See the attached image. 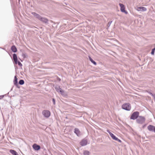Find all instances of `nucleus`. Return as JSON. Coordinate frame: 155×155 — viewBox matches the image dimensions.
I'll return each instance as SVG.
<instances>
[{"mask_svg": "<svg viewBox=\"0 0 155 155\" xmlns=\"http://www.w3.org/2000/svg\"><path fill=\"white\" fill-rule=\"evenodd\" d=\"M31 14L36 18L38 19L46 25H48L49 24V20L46 18L41 16L39 14L35 12H32Z\"/></svg>", "mask_w": 155, "mask_h": 155, "instance_id": "1", "label": "nucleus"}, {"mask_svg": "<svg viewBox=\"0 0 155 155\" xmlns=\"http://www.w3.org/2000/svg\"><path fill=\"white\" fill-rule=\"evenodd\" d=\"M12 60L14 61V63L15 64H18V65L20 67L22 66V64L19 61H18L17 56L16 54L15 53H14L13 54Z\"/></svg>", "mask_w": 155, "mask_h": 155, "instance_id": "2", "label": "nucleus"}, {"mask_svg": "<svg viewBox=\"0 0 155 155\" xmlns=\"http://www.w3.org/2000/svg\"><path fill=\"white\" fill-rule=\"evenodd\" d=\"M145 120L146 118L144 117L139 116L136 121L137 124H142L145 122Z\"/></svg>", "mask_w": 155, "mask_h": 155, "instance_id": "3", "label": "nucleus"}, {"mask_svg": "<svg viewBox=\"0 0 155 155\" xmlns=\"http://www.w3.org/2000/svg\"><path fill=\"white\" fill-rule=\"evenodd\" d=\"M139 116V112L138 111H136L134 112L131 114L130 117V119L133 120H137Z\"/></svg>", "mask_w": 155, "mask_h": 155, "instance_id": "4", "label": "nucleus"}, {"mask_svg": "<svg viewBox=\"0 0 155 155\" xmlns=\"http://www.w3.org/2000/svg\"><path fill=\"white\" fill-rule=\"evenodd\" d=\"M122 108L124 110L127 111H130L131 109V106L130 103H125L122 105Z\"/></svg>", "mask_w": 155, "mask_h": 155, "instance_id": "5", "label": "nucleus"}, {"mask_svg": "<svg viewBox=\"0 0 155 155\" xmlns=\"http://www.w3.org/2000/svg\"><path fill=\"white\" fill-rule=\"evenodd\" d=\"M42 114L46 118H48L51 115L50 112L48 110H44L42 112Z\"/></svg>", "mask_w": 155, "mask_h": 155, "instance_id": "6", "label": "nucleus"}, {"mask_svg": "<svg viewBox=\"0 0 155 155\" xmlns=\"http://www.w3.org/2000/svg\"><path fill=\"white\" fill-rule=\"evenodd\" d=\"M119 5L120 7V10L121 12L124 13L126 14H128L127 12L125 10V7L124 5L121 3H119Z\"/></svg>", "mask_w": 155, "mask_h": 155, "instance_id": "7", "label": "nucleus"}, {"mask_svg": "<svg viewBox=\"0 0 155 155\" xmlns=\"http://www.w3.org/2000/svg\"><path fill=\"white\" fill-rule=\"evenodd\" d=\"M13 83L18 88H20V86L19 85L18 82V79L17 78V76L15 75L14 77L13 80Z\"/></svg>", "mask_w": 155, "mask_h": 155, "instance_id": "8", "label": "nucleus"}, {"mask_svg": "<svg viewBox=\"0 0 155 155\" xmlns=\"http://www.w3.org/2000/svg\"><path fill=\"white\" fill-rule=\"evenodd\" d=\"M87 140L83 139L80 142V144L81 146H84L87 145Z\"/></svg>", "mask_w": 155, "mask_h": 155, "instance_id": "9", "label": "nucleus"}, {"mask_svg": "<svg viewBox=\"0 0 155 155\" xmlns=\"http://www.w3.org/2000/svg\"><path fill=\"white\" fill-rule=\"evenodd\" d=\"M32 147L35 151H38L41 149L40 146L35 143L33 145Z\"/></svg>", "mask_w": 155, "mask_h": 155, "instance_id": "10", "label": "nucleus"}, {"mask_svg": "<svg viewBox=\"0 0 155 155\" xmlns=\"http://www.w3.org/2000/svg\"><path fill=\"white\" fill-rule=\"evenodd\" d=\"M147 129L150 131L154 132L155 131V126L153 125H149L147 127Z\"/></svg>", "mask_w": 155, "mask_h": 155, "instance_id": "11", "label": "nucleus"}, {"mask_svg": "<svg viewBox=\"0 0 155 155\" xmlns=\"http://www.w3.org/2000/svg\"><path fill=\"white\" fill-rule=\"evenodd\" d=\"M74 133L78 137H79L81 135V132L78 128H74Z\"/></svg>", "mask_w": 155, "mask_h": 155, "instance_id": "12", "label": "nucleus"}, {"mask_svg": "<svg viewBox=\"0 0 155 155\" xmlns=\"http://www.w3.org/2000/svg\"><path fill=\"white\" fill-rule=\"evenodd\" d=\"M54 88L56 90V91L60 93L61 91L62 90V89L60 88V86L56 85L54 86Z\"/></svg>", "mask_w": 155, "mask_h": 155, "instance_id": "13", "label": "nucleus"}, {"mask_svg": "<svg viewBox=\"0 0 155 155\" xmlns=\"http://www.w3.org/2000/svg\"><path fill=\"white\" fill-rule=\"evenodd\" d=\"M147 10V8L144 7L140 6L137 7V10L139 11L145 12Z\"/></svg>", "mask_w": 155, "mask_h": 155, "instance_id": "14", "label": "nucleus"}, {"mask_svg": "<svg viewBox=\"0 0 155 155\" xmlns=\"http://www.w3.org/2000/svg\"><path fill=\"white\" fill-rule=\"evenodd\" d=\"M11 50L14 53L16 52L17 51V48L15 45H13L11 47Z\"/></svg>", "mask_w": 155, "mask_h": 155, "instance_id": "15", "label": "nucleus"}, {"mask_svg": "<svg viewBox=\"0 0 155 155\" xmlns=\"http://www.w3.org/2000/svg\"><path fill=\"white\" fill-rule=\"evenodd\" d=\"M60 93L63 97H66L68 96L67 93L65 92L64 90H62Z\"/></svg>", "mask_w": 155, "mask_h": 155, "instance_id": "16", "label": "nucleus"}, {"mask_svg": "<svg viewBox=\"0 0 155 155\" xmlns=\"http://www.w3.org/2000/svg\"><path fill=\"white\" fill-rule=\"evenodd\" d=\"M9 152L12 155H18L17 152L14 150L11 149L9 150Z\"/></svg>", "mask_w": 155, "mask_h": 155, "instance_id": "17", "label": "nucleus"}, {"mask_svg": "<svg viewBox=\"0 0 155 155\" xmlns=\"http://www.w3.org/2000/svg\"><path fill=\"white\" fill-rule=\"evenodd\" d=\"M88 58L89 60L93 63L94 65H97V63L90 56H88Z\"/></svg>", "mask_w": 155, "mask_h": 155, "instance_id": "18", "label": "nucleus"}, {"mask_svg": "<svg viewBox=\"0 0 155 155\" xmlns=\"http://www.w3.org/2000/svg\"><path fill=\"white\" fill-rule=\"evenodd\" d=\"M91 153L87 150H84L83 151L84 155H90Z\"/></svg>", "mask_w": 155, "mask_h": 155, "instance_id": "19", "label": "nucleus"}, {"mask_svg": "<svg viewBox=\"0 0 155 155\" xmlns=\"http://www.w3.org/2000/svg\"><path fill=\"white\" fill-rule=\"evenodd\" d=\"M18 84H19L21 85H22L24 84L25 83V81L23 79H20L18 82Z\"/></svg>", "mask_w": 155, "mask_h": 155, "instance_id": "20", "label": "nucleus"}, {"mask_svg": "<svg viewBox=\"0 0 155 155\" xmlns=\"http://www.w3.org/2000/svg\"><path fill=\"white\" fill-rule=\"evenodd\" d=\"M155 51V47H154V48H153L151 50V51L150 53L152 55H154V54Z\"/></svg>", "mask_w": 155, "mask_h": 155, "instance_id": "21", "label": "nucleus"}, {"mask_svg": "<svg viewBox=\"0 0 155 155\" xmlns=\"http://www.w3.org/2000/svg\"><path fill=\"white\" fill-rule=\"evenodd\" d=\"M107 132L109 134L111 137L114 135V134L110 131L109 130H107Z\"/></svg>", "mask_w": 155, "mask_h": 155, "instance_id": "22", "label": "nucleus"}, {"mask_svg": "<svg viewBox=\"0 0 155 155\" xmlns=\"http://www.w3.org/2000/svg\"><path fill=\"white\" fill-rule=\"evenodd\" d=\"M112 138L115 140H117L118 137H117L114 134L111 137Z\"/></svg>", "mask_w": 155, "mask_h": 155, "instance_id": "23", "label": "nucleus"}, {"mask_svg": "<svg viewBox=\"0 0 155 155\" xmlns=\"http://www.w3.org/2000/svg\"><path fill=\"white\" fill-rule=\"evenodd\" d=\"M22 56L24 58H27L28 57V56L26 53H22Z\"/></svg>", "mask_w": 155, "mask_h": 155, "instance_id": "24", "label": "nucleus"}, {"mask_svg": "<svg viewBox=\"0 0 155 155\" xmlns=\"http://www.w3.org/2000/svg\"><path fill=\"white\" fill-rule=\"evenodd\" d=\"M147 92L151 95L152 97L153 96V95H154V94H153L150 91H147Z\"/></svg>", "mask_w": 155, "mask_h": 155, "instance_id": "25", "label": "nucleus"}, {"mask_svg": "<svg viewBox=\"0 0 155 155\" xmlns=\"http://www.w3.org/2000/svg\"><path fill=\"white\" fill-rule=\"evenodd\" d=\"M55 99L54 98H53L52 99V101L53 102V104L54 105H55Z\"/></svg>", "mask_w": 155, "mask_h": 155, "instance_id": "26", "label": "nucleus"}, {"mask_svg": "<svg viewBox=\"0 0 155 155\" xmlns=\"http://www.w3.org/2000/svg\"><path fill=\"white\" fill-rule=\"evenodd\" d=\"M112 21H109L108 23V25H107V26L109 27L111 23H112Z\"/></svg>", "mask_w": 155, "mask_h": 155, "instance_id": "27", "label": "nucleus"}, {"mask_svg": "<svg viewBox=\"0 0 155 155\" xmlns=\"http://www.w3.org/2000/svg\"><path fill=\"white\" fill-rule=\"evenodd\" d=\"M9 92H8L7 94L5 95H2L0 96L1 98H2L4 97L5 95H8L9 94Z\"/></svg>", "mask_w": 155, "mask_h": 155, "instance_id": "28", "label": "nucleus"}, {"mask_svg": "<svg viewBox=\"0 0 155 155\" xmlns=\"http://www.w3.org/2000/svg\"><path fill=\"white\" fill-rule=\"evenodd\" d=\"M116 141H117L119 143H121L122 142L121 140L118 138H117V140Z\"/></svg>", "mask_w": 155, "mask_h": 155, "instance_id": "29", "label": "nucleus"}, {"mask_svg": "<svg viewBox=\"0 0 155 155\" xmlns=\"http://www.w3.org/2000/svg\"><path fill=\"white\" fill-rule=\"evenodd\" d=\"M147 125V124H144L143 125L142 127V128H144L146 127Z\"/></svg>", "mask_w": 155, "mask_h": 155, "instance_id": "30", "label": "nucleus"}, {"mask_svg": "<svg viewBox=\"0 0 155 155\" xmlns=\"http://www.w3.org/2000/svg\"><path fill=\"white\" fill-rule=\"evenodd\" d=\"M58 80L59 81H61V79L59 78L58 77Z\"/></svg>", "mask_w": 155, "mask_h": 155, "instance_id": "31", "label": "nucleus"}, {"mask_svg": "<svg viewBox=\"0 0 155 155\" xmlns=\"http://www.w3.org/2000/svg\"><path fill=\"white\" fill-rule=\"evenodd\" d=\"M8 54H9L10 55V56L11 57V54H12V53L11 52H8Z\"/></svg>", "mask_w": 155, "mask_h": 155, "instance_id": "32", "label": "nucleus"}, {"mask_svg": "<svg viewBox=\"0 0 155 155\" xmlns=\"http://www.w3.org/2000/svg\"><path fill=\"white\" fill-rule=\"evenodd\" d=\"M153 97L154 101H155V95L154 94Z\"/></svg>", "mask_w": 155, "mask_h": 155, "instance_id": "33", "label": "nucleus"}, {"mask_svg": "<svg viewBox=\"0 0 155 155\" xmlns=\"http://www.w3.org/2000/svg\"><path fill=\"white\" fill-rule=\"evenodd\" d=\"M59 22H57L56 24H57V25H58L59 24Z\"/></svg>", "mask_w": 155, "mask_h": 155, "instance_id": "34", "label": "nucleus"}, {"mask_svg": "<svg viewBox=\"0 0 155 155\" xmlns=\"http://www.w3.org/2000/svg\"><path fill=\"white\" fill-rule=\"evenodd\" d=\"M0 48H1V49H2L3 50H4L5 49V48H2V47H0Z\"/></svg>", "mask_w": 155, "mask_h": 155, "instance_id": "35", "label": "nucleus"}, {"mask_svg": "<svg viewBox=\"0 0 155 155\" xmlns=\"http://www.w3.org/2000/svg\"><path fill=\"white\" fill-rule=\"evenodd\" d=\"M12 89H13L12 87V88L11 89V90H10V91H11L12 90Z\"/></svg>", "mask_w": 155, "mask_h": 155, "instance_id": "36", "label": "nucleus"}, {"mask_svg": "<svg viewBox=\"0 0 155 155\" xmlns=\"http://www.w3.org/2000/svg\"><path fill=\"white\" fill-rule=\"evenodd\" d=\"M10 107H11L12 108V106H10Z\"/></svg>", "mask_w": 155, "mask_h": 155, "instance_id": "37", "label": "nucleus"}, {"mask_svg": "<svg viewBox=\"0 0 155 155\" xmlns=\"http://www.w3.org/2000/svg\"><path fill=\"white\" fill-rule=\"evenodd\" d=\"M10 144H13V143H11H11H10Z\"/></svg>", "mask_w": 155, "mask_h": 155, "instance_id": "38", "label": "nucleus"}, {"mask_svg": "<svg viewBox=\"0 0 155 155\" xmlns=\"http://www.w3.org/2000/svg\"><path fill=\"white\" fill-rule=\"evenodd\" d=\"M154 133H155V131L154 132Z\"/></svg>", "mask_w": 155, "mask_h": 155, "instance_id": "39", "label": "nucleus"}]
</instances>
